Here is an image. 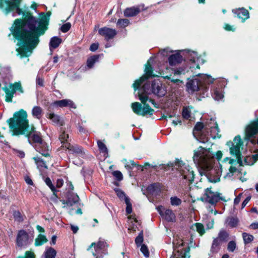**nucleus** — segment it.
I'll return each instance as SVG.
<instances>
[{
    "instance_id": "obj_1",
    "label": "nucleus",
    "mask_w": 258,
    "mask_h": 258,
    "mask_svg": "<svg viewBox=\"0 0 258 258\" xmlns=\"http://www.w3.org/2000/svg\"><path fill=\"white\" fill-rule=\"evenodd\" d=\"M50 12H47V16L42 19H36L29 16L28 20L16 19L12 27L13 35L20 40L17 48L18 54L21 57L29 56L32 53V49L38 44L40 35L44 33L46 29L45 23L47 17H49Z\"/></svg>"
},
{
    "instance_id": "obj_2",
    "label": "nucleus",
    "mask_w": 258,
    "mask_h": 258,
    "mask_svg": "<svg viewBox=\"0 0 258 258\" xmlns=\"http://www.w3.org/2000/svg\"><path fill=\"white\" fill-rule=\"evenodd\" d=\"M151 60H153L152 57L149 59L146 66L145 75L140 79L136 80L133 84L135 90H139L138 93L139 98L144 104L142 106V104L139 102H134L132 104V108L134 112L139 115H152L153 113V109L146 104L148 101L153 104H154V100L149 98V95L153 94L161 97L164 96L167 93L166 87L159 79H154L151 84L148 83V78L154 76L152 75V68L150 64Z\"/></svg>"
},
{
    "instance_id": "obj_3",
    "label": "nucleus",
    "mask_w": 258,
    "mask_h": 258,
    "mask_svg": "<svg viewBox=\"0 0 258 258\" xmlns=\"http://www.w3.org/2000/svg\"><path fill=\"white\" fill-rule=\"evenodd\" d=\"M193 159L195 163L201 166L210 182H216L220 180L222 172V166L218 161L215 162L213 154L210 150L200 147L195 152Z\"/></svg>"
},
{
    "instance_id": "obj_4",
    "label": "nucleus",
    "mask_w": 258,
    "mask_h": 258,
    "mask_svg": "<svg viewBox=\"0 0 258 258\" xmlns=\"http://www.w3.org/2000/svg\"><path fill=\"white\" fill-rule=\"evenodd\" d=\"M242 145V141L239 136H236L233 142H228L227 145L229 147V152L231 155L235 157L236 160L227 157L224 159L225 163H228L230 166L228 171L224 176V178H231L237 174L238 172L235 166L238 164L239 166L243 165H253L257 160V155L247 156L243 162L241 158L240 148Z\"/></svg>"
},
{
    "instance_id": "obj_5",
    "label": "nucleus",
    "mask_w": 258,
    "mask_h": 258,
    "mask_svg": "<svg viewBox=\"0 0 258 258\" xmlns=\"http://www.w3.org/2000/svg\"><path fill=\"white\" fill-rule=\"evenodd\" d=\"M219 133L217 124L213 118L207 119L204 123L197 122L193 131L194 135L198 136V140L203 143L209 141V134L213 139L219 138Z\"/></svg>"
},
{
    "instance_id": "obj_6",
    "label": "nucleus",
    "mask_w": 258,
    "mask_h": 258,
    "mask_svg": "<svg viewBox=\"0 0 258 258\" xmlns=\"http://www.w3.org/2000/svg\"><path fill=\"white\" fill-rule=\"evenodd\" d=\"M9 122L14 135L25 134L31 128L28 124L27 113L23 109L16 112L14 118H10Z\"/></svg>"
},
{
    "instance_id": "obj_7",
    "label": "nucleus",
    "mask_w": 258,
    "mask_h": 258,
    "mask_svg": "<svg viewBox=\"0 0 258 258\" xmlns=\"http://www.w3.org/2000/svg\"><path fill=\"white\" fill-rule=\"evenodd\" d=\"M214 81V79L207 75L199 74L195 78L189 80L186 83V90L189 94H193L199 90L203 83L210 84Z\"/></svg>"
},
{
    "instance_id": "obj_8",
    "label": "nucleus",
    "mask_w": 258,
    "mask_h": 258,
    "mask_svg": "<svg viewBox=\"0 0 258 258\" xmlns=\"http://www.w3.org/2000/svg\"><path fill=\"white\" fill-rule=\"evenodd\" d=\"M21 0H0V9L6 14H8L12 12L13 16L16 15H22L23 16L25 14L19 8V5Z\"/></svg>"
},
{
    "instance_id": "obj_9",
    "label": "nucleus",
    "mask_w": 258,
    "mask_h": 258,
    "mask_svg": "<svg viewBox=\"0 0 258 258\" xmlns=\"http://www.w3.org/2000/svg\"><path fill=\"white\" fill-rule=\"evenodd\" d=\"M174 258L189 257V248L183 239L178 236L175 237L173 241Z\"/></svg>"
},
{
    "instance_id": "obj_10",
    "label": "nucleus",
    "mask_w": 258,
    "mask_h": 258,
    "mask_svg": "<svg viewBox=\"0 0 258 258\" xmlns=\"http://www.w3.org/2000/svg\"><path fill=\"white\" fill-rule=\"evenodd\" d=\"M175 166L178 171L177 177L180 180H186L189 182L194 180V171L188 165L183 163L181 161H177L176 162Z\"/></svg>"
},
{
    "instance_id": "obj_11",
    "label": "nucleus",
    "mask_w": 258,
    "mask_h": 258,
    "mask_svg": "<svg viewBox=\"0 0 258 258\" xmlns=\"http://www.w3.org/2000/svg\"><path fill=\"white\" fill-rule=\"evenodd\" d=\"M107 247L106 242L103 239L100 238L97 242L92 243L89 249L96 258H102L107 253Z\"/></svg>"
},
{
    "instance_id": "obj_12",
    "label": "nucleus",
    "mask_w": 258,
    "mask_h": 258,
    "mask_svg": "<svg viewBox=\"0 0 258 258\" xmlns=\"http://www.w3.org/2000/svg\"><path fill=\"white\" fill-rule=\"evenodd\" d=\"M3 89L6 93V101L9 102L12 101V98L17 91L20 93H23L21 84L20 83L8 84Z\"/></svg>"
},
{
    "instance_id": "obj_13",
    "label": "nucleus",
    "mask_w": 258,
    "mask_h": 258,
    "mask_svg": "<svg viewBox=\"0 0 258 258\" xmlns=\"http://www.w3.org/2000/svg\"><path fill=\"white\" fill-rule=\"evenodd\" d=\"M220 199V194L214 192L208 188L205 190L203 197L202 198L203 201L208 203L212 205H215Z\"/></svg>"
},
{
    "instance_id": "obj_14",
    "label": "nucleus",
    "mask_w": 258,
    "mask_h": 258,
    "mask_svg": "<svg viewBox=\"0 0 258 258\" xmlns=\"http://www.w3.org/2000/svg\"><path fill=\"white\" fill-rule=\"evenodd\" d=\"M32 240L30 239L28 233L24 230H21L19 231L17 237V245L19 247H25L28 245Z\"/></svg>"
},
{
    "instance_id": "obj_15",
    "label": "nucleus",
    "mask_w": 258,
    "mask_h": 258,
    "mask_svg": "<svg viewBox=\"0 0 258 258\" xmlns=\"http://www.w3.org/2000/svg\"><path fill=\"white\" fill-rule=\"evenodd\" d=\"M156 209L162 218L167 221L174 222L175 221L176 217L172 210L165 209L162 206L157 207Z\"/></svg>"
},
{
    "instance_id": "obj_16",
    "label": "nucleus",
    "mask_w": 258,
    "mask_h": 258,
    "mask_svg": "<svg viewBox=\"0 0 258 258\" xmlns=\"http://www.w3.org/2000/svg\"><path fill=\"white\" fill-rule=\"evenodd\" d=\"M219 83L220 85L218 87L221 88H216L214 89L213 93H212L213 98L217 101L221 100L224 97V92L222 88L225 87L227 85V80L224 78H221L219 81Z\"/></svg>"
},
{
    "instance_id": "obj_17",
    "label": "nucleus",
    "mask_w": 258,
    "mask_h": 258,
    "mask_svg": "<svg viewBox=\"0 0 258 258\" xmlns=\"http://www.w3.org/2000/svg\"><path fill=\"white\" fill-rule=\"evenodd\" d=\"M25 135L27 137L28 140L30 144L33 142L35 143V145H38L39 143L43 142L40 134L36 132L33 126L31 127Z\"/></svg>"
},
{
    "instance_id": "obj_18",
    "label": "nucleus",
    "mask_w": 258,
    "mask_h": 258,
    "mask_svg": "<svg viewBox=\"0 0 258 258\" xmlns=\"http://www.w3.org/2000/svg\"><path fill=\"white\" fill-rule=\"evenodd\" d=\"M144 10H145L144 5L141 4L137 6L126 8L124 11L123 14L125 17H134Z\"/></svg>"
},
{
    "instance_id": "obj_19",
    "label": "nucleus",
    "mask_w": 258,
    "mask_h": 258,
    "mask_svg": "<svg viewBox=\"0 0 258 258\" xmlns=\"http://www.w3.org/2000/svg\"><path fill=\"white\" fill-rule=\"evenodd\" d=\"M98 33L103 36L105 40L108 41L114 37L117 34V32L114 29L104 27L98 30Z\"/></svg>"
},
{
    "instance_id": "obj_20",
    "label": "nucleus",
    "mask_w": 258,
    "mask_h": 258,
    "mask_svg": "<svg viewBox=\"0 0 258 258\" xmlns=\"http://www.w3.org/2000/svg\"><path fill=\"white\" fill-rule=\"evenodd\" d=\"M258 134V119L248 125L245 128L246 137L248 139L254 137Z\"/></svg>"
},
{
    "instance_id": "obj_21",
    "label": "nucleus",
    "mask_w": 258,
    "mask_h": 258,
    "mask_svg": "<svg viewBox=\"0 0 258 258\" xmlns=\"http://www.w3.org/2000/svg\"><path fill=\"white\" fill-rule=\"evenodd\" d=\"M34 146L36 151L45 157L50 156L51 151L49 147L45 142H43L41 143H39L38 145H34Z\"/></svg>"
},
{
    "instance_id": "obj_22",
    "label": "nucleus",
    "mask_w": 258,
    "mask_h": 258,
    "mask_svg": "<svg viewBox=\"0 0 258 258\" xmlns=\"http://www.w3.org/2000/svg\"><path fill=\"white\" fill-rule=\"evenodd\" d=\"M65 148L69 150L72 154H74L78 156L83 157L85 155V152L82 148L78 145H73L70 143H67L65 145Z\"/></svg>"
},
{
    "instance_id": "obj_23",
    "label": "nucleus",
    "mask_w": 258,
    "mask_h": 258,
    "mask_svg": "<svg viewBox=\"0 0 258 258\" xmlns=\"http://www.w3.org/2000/svg\"><path fill=\"white\" fill-rule=\"evenodd\" d=\"M232 12L237 15L238 18L241 19L242 22H244L249 17L248 11L243 8L234 10Z\"/></svg>"
},
{
    "instance_id": "obj_24",
    "label": "nucleus",
    "mask_w": 258,
    "mask_h": 258,
    "mask_svg": "<svg viewBox=\"0 0 258 258\" xmlns=\"http://www.w3.org/2000/svg\"><path fill=\"white\" fill-rule=\"evenodd\" d=\"M54 104L59 107H69L72 108H76V106L74 102L70 99H62L54 102Z\"/></svg>"
},
{
    "instance_id": "obj_25",
    "label": "nucleus",
    "mask_w": 258,
    "mask_h": 258,
    "mask_svg": "<svg viewBox=\"0 0 258 258\" xmlns=\"http://www.w3.org/2000/svg\"><path fill=\"white\" fill-rule=\"evenodd\" d=\"M182 60V56L179 53L172 54L168 58L169 63L171 66H174L180 63Z\"/></svg>"
},
{
    "instance_id": "obj_26",
    "label": "nucleus",
    "mask_w": 258,
    "mask_h": 258,
    "mask_svg": "<svg viewBox=\"0 0 258 258\" xmlns=\"http://www.w3.org/2000/svg\"><path fill=\"white\" fill-rule=\"evenodd\" d=\"M61 39L58 37L54 36L52 37L49 43L50 51L52 52L54 49L56 48L61 43Z\"/></svg>"
},
{
    "instance_id": "obj_27",
    "label": "nucleus",
    "mask_w": 258,
    "mask_h": 258,
    "mask_svg": "<svg viewBox=\"0 0 258 258\" xmlns=\"http://www.w3.org/2000/svg\"><path fill=\"white\" fill-rule=\"evenodd\" d=\"M47 117L50 119L55 125L62 126L63 124V122L61 119L60 116L53 113L48 114L47 115Z\"/></svg>"
},
{
    "instance_id": "obj_28",
    "label": "nucleus",
    "mask_w": 258,
    "mask_h": 258,
    "mask_svg": "<svg viewBox=\"0 0 258 258\" xmlns=\"http://www.w3.org/2000/svg\"><path fill=\"white\" fill-rule=\"evenodd\" d=\"M56 255V251L54 248L47 246L42 255V258H55Z\"/></svg>"
},
{
    "instance_id": "obj_29",
    "label": "nucleus",
    "mask_w": 258,
    "mask_h": 258,
    "mask_svg": "<svg viewBox=\"0 0 258 258\" xmlns=\"http://www.w3.org/2000/svg\"><path fill=\"white\" fill-rule=\"evenodd\" d=\"M31 113L33 117L36 119H40L43 116V111L40 106H35L32 109Z\"/></svg>"
},
{
    "instance_id": "obj_30",
    "label": "nucleus",
    "mask_w": 258,
    "mask_h": 258,
    "mask_svg": "<svg viewBox=\"0 0 258 258\" xmlns=\"http://www.w3.org/2000/svg\"><path fill=\"white\" fill-rule=\"evenodd\" d=\"M59 140L62 144L63 147L65 148V145L67 143L69 142V134L67 133L65 130L63 128H61L60 130Z\"/></svg>"
},
{
    "instance_id": "obj_31",
    "label": "nucleus",
    "mask_w": 258,
    "mask_h": 258,
    "mask_svg": "<svg viewBox=\"0 0 258 258\" xmlns=\"http://www.w3.org/2000/svg\"><path fill=\"white\" fill-rule=\"evenodd\" d=\"M97 143L100 152L103 154V158L105 159L108 156V151L106 146L100 140H98Z\"/></svg>"
},
{
    "instance_id": "obj_32",
    "label": "nucleus",
    "mask_w": 258,
    "mask_h": 258,
    "mask_svg": "<svg viewBox=\"0 0 258 258\" xmlns=\"http://www.w3.org/2000/svg\"><path fill=\"white\" fill-rule=\"evenodd\" d=\"M102 56L103 54H100L97 55H94L89 57L87 61V67L89 69L92 68L93 67L94 64L96 62H98L100 57Z\"/></svg>"
},
{
    "instance_id": "obj_33",
    "label": "nucleus",
    "mask_w": 258,
    "mask_h": 258,
    "mask_svg": "<svg viewBox=\"0 0 258 258\" xmlns=\"http://www.w3.org/2000/svg\"><path fill=\"white\" fill-rule=\"evenodd\" d=\"M222 244V243L219 240L217 239L216 238H214L211 245V252L213 253H218L221 248Z\"/></svg>"
},
{
    "instance_id": "obj_34",
    "label": "nucleus",
    "mask_w": 258,
    "mask_h": 258,
    "mask_svg": "<svg viewBox=\"0 0 258 258\" xmlns=\"http://www.w3.org/2000/svg\"><path fill=\"white\" fill-rule=\"evenodd\" d=\"M229 235L225 230H221L218 234V236L216 238L219 240L221 243L226 242L229 238Z\"/></svg>"
},
{
    "instance_id": "obj_35",
    "label": "nucleus",
    "mask_w": 258,
    "mask_h": 258,
    "mask_svg": "<svg viewBox=\"0 0 258 258\" xmlns=\"http://www.w3.org/2000/svg\"><path fill=\"white\" fill-rule=\"evenodd\" d=\"M238 223V220L237 218L233 217H228L226 219L225 225L226 227L230 228H234L237 226Z\"/></svg>"
},
{
    "instance_id": "obj_36",
    "label": "nucleus",
    "mask_w": 258,
    "mask_h": 258,
    "mask_svg": "<svg viewBox=\"0 0 258 258\" xmlns=\"http://www.w3.org/2000/svg\"><path fill=\"white\" fill-rule=\"evenodd\" d=\"M33 159L34 160L39 170L41 171L43 169L47 168V166L46 165L45 162L41 158L35 157L33 158Z\"/></svg>"
},
{
    "instance_id": "obj_37",
    "label": "nucleus",
    "mask_w": 258,
    "mask_h": 258,
    "mask_svg": "<svg viewBox=\"0 0 258 258\" xmlns=\"http://www.w3.org/2000/svg\"><path fill=\"white\" fill-rule=\"evenodd\" d=\"M79 200V198L78 196L76 194H72L70 197H69L67 202L66 204L69 206H72L73 205L78 203Z\"/></svg>"
},
{
    "instance_id": "obj_38",
    "label": "nucleus",
    "mask_w": 258,
    "mask_h": 258,
    "mask_svg": "<svg viewBox=\"0 0 258 258\" xmlns=\"http://www.w3.org/2000/svg\"><path fill=\"white\" fill-rule=\"evenodd\" d=\"M187 55L189 60L192 62H195L199 58L197 52L194 51L188 50Z\"/></svg>"
},
{
    "instance_id": "obj_39",
    "label": "nucleus",
    "mask_w": 258,
    "mask_h": 258,
    "mask_svg": "<svg viewBox=\"0 0 258 258\" xmlns=\"http://www.w3.org/2000/svg\"><path fill=\"white\" fill-rule=\"evenodd\" d=\"M242 235L245 244H249L253 240L254 237L250 234L243 232Z\"/></svg>"
},
{
    "instance_id": "obj_40",
    "label": "nucleus",
    "mask_w": 258,
    "mask_h": 258,
    "mask_svg": "<svg viewBox=\"0 0 258 258\" xmlns=\"http://www.w3.org/2000/svg\"><path fill=\"white\" fill-rule=\"evenodd\" d=\"M116 24L119 28H125L130 24V21L126 19H119L117 20Z\"/></svg>"
},
{
    "instance_id": "obj_41",
    "label": "nucleus",
    "mask_w": 258,
    "mask_h": 258,
    "mask_svg": "<svg viewBox=\"0 0 258 258\" xmlns=\"http://www.w3.org/2000/svg\"><path fill=\"white\" fill-rule=\"evenodd\" d=\"M47 241L46 237L42 234H39L35 240V245L39 246L42 245Z\"/></svg>"
},
{
    "instance_id": "obj_42",
    "label": "nucleus",
    "mask_w": 258,
    "mask_h": 258,
    "mask_svg": "<svg viewBox=\"0 0 258 258\" xmlns=\"http://www.w3.org/2000/svg\"><path fill=\"white\" fill-rule=\"evenodd\" d=\"M170 203L173 206H178L181 204V200L176 196L171 197L170 198Z\"/></svg>"
},
{
    "instance_id": "obj_43",
    "label": "nucleus",
    "mask_w": 258,
    "mask_h": 258,
    "mask_svg": "<svg viewBox=\"0 0 258 258\" xmlns=\"http://www.w3.org/2000/svg\"><path fill=\"white\" fill-rule=\"evenodd\" d=\"M44 181L46 185L50 188V189L53 192H55L57 191L56 188L52 184L51 179L49 177L45 178L44 179Z\"/></svg>"
},
{
    "instance_id": "obj_44",
    "label": "nucleus",
    "mask_w": 258,
    "mask_h": 258,
    "mask_svg": "<svg viewBox=\"0 0 258 258\" xmlns=\"http://www.w3.org/2000/svg\"><path fill=\"white\" fill-rule=\"evenodd\" d=\"M115 191L117 196H118V197L121 200H124V201L125 202V199L126 198H128L127 197H126L125 196V195L124 193V192H123L120 189H115Z\"/></svg>"
},
{
    "instance_id": "obj_45",
    "label": "nucleus",
    "mask_w": 258,
    "mask_h": 258,
    "mask_svg": "<svg viewBox=\"0 0 258 258\" xmlns=\"http://www.w3.org/2000/svg\"><path fill=\"white\" fill-rule=\"evenodd\" d=\"M13 215L15 220L19 222H21L24 220L22 215H21V213L18 211H15L14 212Z\"/></svg>"
},
{
    "instance_id": "obj_46",
    "label": "nucleus",
    "mask_w": 258,
    "mask_h": 258,
    "mask_svg": "<svg viewBox=\"0 0 258 258\" xmlns=\"http://www.w3.org/2000/svg\"><path fill=\"white\" fill-rule=\"evenodd\" d=\"M236 247V244L234 241H230L228 242L227 249L229 251L233 252Z\"/></svg>"
},
{
    "instance_id": "obj_47",
    "label": "nucleus",
    "mask_w": 258,
    "mask_h": 258,
    "mask_svg": "<svg viewBox=\"0 0 258 258\" xmlns=\"http://www.w3.org/2000/svg\"><path fill=\"white\" fill-rule=\"evenodd\" d=\"M182 116L185 119H188L190 116V111L188 107H184L182 110Z\"/></svg>"
},
{
    "instance_id": "obj_48",
    "label": "nucleus",
    "mask_w": 258,
    "mask_h": 258,
    "mask_svg": "<svg viewBox=\"0 0 258 258\" xmlns=\"http://www.w3.org/2000/svg\"><path fill=\"white\" fill-rule=\"evenodd\" d=\"M125 203L126 204V212L127 214L131 213L132 212V204L130 202V199L126 198Z\"/></svg>"
},
{
    "instance_id": "obj_49",
    "label": "nucleus",
    "mask_w": 258,
    "mask_h": 258,
    "mask_svg": "<svg viewBox=\"0 0 258 258\" xmlns=\"http://www.w3.org/2000/svg\"><path fill=\"white\" fill-rule=\"evenodd\" d=\"M196 227L197 231L201 234L203 235L205 233V229L204 226L201 223H196Z\"/></svg>"
},
{
    "instance_id": "obj_50",
    "label": "nucleus",
    "mask_w": 258,
    "mask_h": 258,
    "mask_svg": "<svg viewBox=\"0 0 258 258\" xmlns=\"http://www.w3.org/2000/svg\"><path fill=\"white\" fill-rule=\"evenodd\" d=\"M140 250L146 257H148L149 256V250L146 245L145 244H142L141 245Z\"/></svg>"
},
{
    "instance_id": "obj_51",
    "label": "nucleus",
    "mask_w": 258,
    "mask_h": 258,
    "mask_svg": "<svg viewBox=\"0 0 258 258\" xmlns=\"http://www.w3.org/2000/svg\"><path fill=\"white\" fill-rule=\"evenodd\" d=\"M112 175L115 177V178L118 181H120L123 178L122 174L121 172L119 171L116 170L113 171L112 172Z\"/></svg>"
},
{
    "instance_id": "obj_52",
    "label": "nucleus",
    "mask_w": 258,
    "mask_h": 258,
    "mask_svg": "<svg viewBox=\"0 0 258 258\" xmlns=\"http://www.w3.org/2000/svg\"><path fill=\"white\" fill-rule=\"evenodd\" d=\"M71 24L70 23H66L63 24L60 28L61 31L63 33L67 32L71 28Z\"/></svg>"
},
{
    "instance_id": "obj_53",
    "label": "nucleus",
    "mask_w": 258,
    "mask_h": 258,
    "mask_svg": "<svg viewBox=\"0 0 258 258\" xmlns=\"http://www.w3.org/2000/svg\"><path fill=\"white\" fill-rule=\"evenodd\" d=\"M143 241V233L141 232L139 235L136 238L135 242L138 246H140Z\"/></svg>"
},
{
    "instance_id": "obj_54",
    "label": "nucleus",
    "mask_w": 258,
    "mask_h": 258,
    "mask_svg": "<svg viewBox=\"0 0 258 258\" xmlns=\"http://www.w3.org/2000/svg\"><path fill=\"white\" fill-rule=\"evenodd\" d=\"M25 258H35L34 252L30 251H27L25 252ZM18 258H24L23 257H19Z\"/></svg>"
},
{
    "instance_id": "obj_55",
    "label": "nucleus",
    "mask_w": 258,
    "mask_h": 258,
    "mask_svg": "<svg viewBox=\"0 0 258 258\" xmlns=\"http://www.w3.org/2000/svg\"><path fill=\"white\" fill-rule=\"evenodd\" d=\"M43 79L40 78L38 75L36 78V84L40 87L43 86Z\"/></svg>"
},
{
    "instance_id": "obj_56",
    "label": "nucleus",
    "mask_w": 258,
    "mask_h": 258,
    "mask_svg": "<svg viewBox=\"0 0 258 258\" xmlns=\"http://www.w3.org/2000/svg\"><path fill=\"white\" fill-rule=\"evenodd\" d=\"M224 28L225 30L228 31H234L235 28L233 27V26H231L228 24H225L224 25Z\"/></svg>"
},
{
    "instance_id": "obj_57",
    "label": "nucleus",
    "mask_w": 258,
    "mask_h": 258,
    "mask_svg": "<svg viewBox=\"0 0 258 258\" xmlns=\"http://www.w3.org/2000/svg\"><path fill=\"white\" fill-rule=\"evenodd\" d=\"M98 46L99 44L98 43H93L91 45L90 47V50L91 51H95L98 48Z\"/></svg>"
},
{
    "instance_id": "obj_58",
    "label": "nucleus",
    "mask_w": 258,
    "mask_h": 258,
    "mask_svg": "<svg viewBox=\"0 0 258 258\" xmlns=\"http://www.w3.org/2000/svg\"><path fill=\"white\" fill-rule=\"evenodd\" d=\"M157 187V185L156 184H152L150 185L148 188V190L150 192H153L155 190V188Z\"/></svg>"
},
{
    "instance_id": "obj_59",
    "label": "nucleus",
    "mask_w": 258,
    "mask_h": 258,
    "mask_svg": "<svg viewBox=\"0 0 258 258\" xmlns=\"http://www.w3.org/2000/svg\"><path fill=\"white\" fill-rule=\"evenodd\" d=\"M242 195V194L240 193L235 198V199L234 200V204L235 205H238L239 203V202L241 200V197Z\"/></svg>"
},
{
    "instance_id": "obj_60",
    "label": "nucleus",
    "mask_w": 258,
    "mask_h": 258,
    "mask_svg": "<svg viewBox=\"0 0 258 258\" xmlns=\"http://www.w3.org/2000/svg\"><path fill=\"white\" fill-rule=\"evenodd\" d=\"M249 228L253 230L258 229V222L252 223Z\"/></svg>"
},
{
    "instance_id": "obj_61",
    "label": "nucleus",
    "mask_w": 258,
    "mask_h": 258,
    "mask_svg": "<svg viewBox=\"0 0 258 258\" xmlns=\"http://www.w3.org/2000/svg\"><path fill=\"white\" fill-rule=\"evenodd\" d=\"M250 197H248L244 200V201L242 202V205H241L242 209H243L245 207V206L247 205V204L248 203V202L250 201Z\"/></svg>"
},
{
    "instance_id": "obj_62",
    "label": "nucleus",
    "mask_w": 258,
    "mask_h": 258,
    "mask_svg": "<svg viewBox=\"0 0 258 258\" xmlns=\"http://www.w3.org/2000/svg\"><path fill=\"white\" fill-rule=\"evenodd\" d=\"M63 184V180L62 179H58L56 181V187L58 188L61 187Z\"/></svg>"
},
{
    "instance_id": "obj_63",
    "label": "nucleus",
    "mask_w": 258,
    "mask_h": 258,
    "mask_svg": "<svg viewBox=\"0 0 258 258\" xmlns=\"http://www.w3.org/2000/svg\"><path fill=\"white\" fill-rule=\"evenodd\" d=\"M183 72L184 70L182 68H178L174 70V74L177 75L181 74Z\"/></svg>"
},
{
    "instance_id": "obj_64",
    "label": "nucleus",
    "mask_w": 258,
    "mask_h": 258,
    "mask_svg": "<svg viewBox=\"0 0 258 258\" xmlns=\"http://www.w3.org/2000/svg\"><path fill=\"white\" fill-rule=\"evenodd\" d=\"M25 181L29 185H32L33 184V182L32 179L28 176H27L26 177H25Z\"/></svg>"
}]
</instances>
